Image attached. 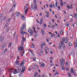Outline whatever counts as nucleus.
Listing matches in <instances>:
<instances>
[{"mask_svg": "<svg viewBox=\"0 0 77 77\" xmlns=\"http://www.w3.org/2000/svg\"><path fill=\"white\" fill-rule=\"evenodd\" d=\"M74 44H75V47H77V43L75 41L74 42Z\"/></svg>", "mask_w": 77, "mask_h": 77, "instance_id": "412c9836", "label": "nucleus"}, {"mask_svg": "<svg viewBox=\"0 0 77 77\" xmlns=\"http://www.w3.org/2000/svg\"><path fill=\"white\" fill-rule=\"evenodd\" d=\"M22 39L23 41H25L26 40V38L24 37H22Z\"/></svg>", "mask_w": 77, "mask_h": 77, "instance_id": "aec40b11", "label": "nucleus"}, {"mask_svg": "<svg viewBox=\"0 0 77 77\" xmlns=\"http://www.w3.org/2000/svg\"><path fill=\"white\" fill-rule=\"evenodd\" d=\"M34 8L35 10H36L37 9V8H38V5H37V4L34 5Z\"/></svg>", "mask_w": 77, "mask_h": 77, "instance_id": "0eeeda50", "label": "nucleus"}, {"mask_svg": "<svg viewBox=\"0 0 77 77\" xmlns=\"http://www.w3.org/2000/svg\"><path fill=\"white\" fill-rule=\"evenodd\" d=\"M65 60L64 58H62V63H63V64H65Z\"/></svg>", "mask_w": 77, "mask_h": 77, "instance_id": "9b49d317", "label": "nucleus"}, {"mask_svg": "<svg viewBox=\"0 0 77 77\" xmlns=\"http://www.w3.org/2000/svg\"><path fill=\"white\" fill-rule=\"evenodd\" d=\"M6 24H8V23H6V24L5 25V27H7L8 25H6Z\"/></svg>", "mask_w": 77, "mask_h": 77, "instance_id": "603ef678", "label": "nucleus"}, {"mask_svg": "<svg viewBox=\"0 0 77 77\" xmlns=\"http://www.w3.org/2000/svg\"><path fill=\"white\" fill-rule=\"evenodd\" d=\"M68 45H69V46H71V45H72V44H71V42H69Z\"/></svg>", "mask_w": 77, "mask_h": 77, "instance_id": "cd10ccee", "label": "nucleus"}, {"mask_svg": "<svg viewBox=\"0 0 77 77\" xmlns=\"http://www.w3.org/2000/svg\"><path fill=\"white\" fill-rule=\"evenodd\" d=\"M42 77H45V74L44 73H43V75H42Z\"/></svg>", "mask_w": 77, "mask_h": 77, "instance_id": "8fccbe9b", "label": "nucleus"}, {"mask_svg": "<svg viewBox=\"0 0 77 77\" xmlns=\"http://www.w3.org/2000/svg\"><path fill=\"white\" fill-rule=\"evenodd\" d=\"M9 71H12V68H11L10 69Z\"/></svg>", "mask_w": 77, "mask_h": 77, "instance_id": "4d7b16f0", "label": "nucleus"}, {"mask_svg": "<svg viewBox=\"0 0 77 77\" xmlns=\"http://www.w3.org/2000/svg\"><path fill=\"white\" fill-rule=\"evenodd\" d=\"M54 37L55 38H57V35H54Z\"/></svg>", "mask_w": 77, "mask_h": 77, "instance_id": "49530a36", "label": "nucleus"}, {"mask_svg": "<svg viewBox=\"0 0 77 77\" xmlns=\"http://www.w3.org/2000/svg\"><path fill=\"white\" fill-rule=\"evenodd\" d=\"M51 66L54 65V64L53 63H51Z\"/></svg>", "mask_w": 77, "mask_h": 77, "instance_id": "e2e57ef3", "label": "nucleus"}, {"mask_svg": "<svg viewBox=\"0 0 77 77\" xmlns=\"http://www.w3.org/2000/svg\"><path fill=\"white\" fill-rule=\"evenodd\" d=\"M27 11H28V8L26 9L25 11V14H27Z\"/></svg>", "mask_w": 77, "mask_h": 77, "instance_id": "c756f323", "label": "nucleus"}, {"mask_svg": "<svg viewBox=\"0 0 77 77\" xmlns=\"http://www.w3.org/2000/svg\"><path fill=\"white\" fill-rule=\"evenodd\" d=\"M60 66H61V67H62V66H64L63 65L64 64H63V63L62 62V61H61V60H60Z\"/></svg>", "mask_w": 77, "mask_h": 77, "instance_id": "39448f33", "label": "nucleus"}, {"mask_svg": "<svg viewBox=\"0 0 77 77\" xmlns=\"http://www.w3.org/2000/svg\"><path fill=\"white\" fill-rule=\"evenodd\" d=\"M22 19L23 20H25V19H26V17L24 16L23 17H22Z\"/></svg>", "mask_w": 77, "mask_h": 77, "instance_id": "2f4dec72", "label": "nucleus"}, {"mask_svg": "<svg viewBox=\"0 0 77 77\" xmlns=\"http://www.w3.org/2000/svg\"><path fill=\"white\" fill-rule=\"evenodd\" d=\"M14 14H15V13H13L11 15V17H13V16H14Z\"/></svg>", "mask_w": 77, "mask_h": 77, "instance_id": "a18cd8bd", "label": "nucleus"}, {"mask_svg": "<svg viewBox=\"0 0 77 77\" xmlns=\"http://www.w3.org/2000/svg\"><path fill=\"white\" fill-rule=\"evenodd\" d=\"M16 4H14V6L12 7L13 8H15V6H16Z\"/></svg>", "mask_w": 77, "mask_h": 77, "instance_id": "e433bc0d", "label": "nucleus"}, {"mask_svg": "<svg viewBox=\"0 0 77 77\" xmlns=\"http://www.w3.org/2000/svg\"><path fill=\"white\" fill-rule=\"evenodd\" d=\"M34 76L35 77H36V76H37V75H36V74H35L34 75Z\"/></svg>", "mask_w": 77, "mask_h": 77, "instance_id": "774afa93", "label": "nucleus"}, {"mask_svg": "<svg viewBox=\"0 0 77 77\" xmlns=\"http://www.w3.org/2000/svg\"><path fill=\"white\" fill-rule=\"evenodd\" d=\"M63 32H64L63 30L60 31V34H62V33H63Z\"/></svg>", "mask_w": 77, "mask_h": 77, "instance_id": "bb28decb", "label": "nucleus"}, {"mask_svg": "<svg viewBox=\"0 0 77 77\" xmlns=\"http://www.w3.org/2000/svg\"><path fill=\"white\" fill-rule=\"evenodd\" d=\"M20 70L21 69L20 68H19L17 69V71H18V72H20Z\"/></svg>", "mask_w": 77, "mask_h": 77, "instance_id": "58836bf2", "label": "nucleus"}, {"mask_svg": "<svg viewBox=\"0 0 77 77\" xmlns=\"http://www.w3.org/2000/svg\"><path fill=\"white\" fill-rule=\"evenodd\" d=\"M41 49L42 50L43 49V44H41Z\"/></svg>", "mask_w": 77, "mask_h": 77, "instance_id": "393cba45", "label": "nucleus"}, {"mask_svg": "<svg viewBox=\"0 0 77 77\" xmlns=\"http://www.w3.org/2000/svg\"><path fill=\"white\" fill-rule=\"evenodd\" d=\"M33 60H34V61H36V58H35L33 57Z\"/></svg>", "mask_w": 77, "mask_h": 77, "instance_id": "69168bd1", "label": "nucleus"}, {"mask_svg": "<svg viewBox=\"0 0 77 77\" xmlns=\"http://www.w3.org/2000/svg\"><path fill=\"white\" fill-rule=\"evenodd\" d=\"M37 36H38V35L35 34L34 35L35 38H36V37H37Z\"/></svg>", "mask_w": 77, "mask_h": 77, "instance_id": "4c0bfd02", "label": "nucleus"}, {"mask_svg": "<svg viewBox=\"0 0 77 77\" xmlns=\"http://www.w3.org/2000/svg\"><path fill=\"white\" fill-rule=\"evenodd\" d=\"M12 43H10L9 45H8V47H11V45H12Z\"/></svg>", "mask_w": 77, "mask_h": 77, "instance_id": "c9c22d12", "label": "nucleus"}, {"mask_svg": "<svg viewBox=\"0 0 77 77\" xmlns=\"http://www.w3.org/2000/svg\"><path fill=\"white\" fill-rule=\"evenodd\" d=\"M19 63H20V62L19 61H18L17 62H16L15 63L16 64V65H18Z\"/></svg>", "mask_w": 77, "mask_h": 77, "instance_id": "473e14b6", "label": "nucleus"}, {"mask_svg": "<svg viewBox=\"0 0 77 77\" xmlns=\"http://www.w3.org/2000/svg\"><path fill=\"white\" fill-rule=\"evenodd\" d=\"M5 44H6V43H4L3 45L2 46V49L3 50V49H4V48L6 46V45H5Z\"/></svg>", "mask_w": 77, "mask_h": 77, "instance_id": "9d476101", "label": "nucleus"}, {"mask_svg": "<svg viewBox=\"0 0 77 77\" xmlns=\"http://www.w3.org/2000/svg\"><path fill=\"white\" fill-rule=\"evenodd\" d=\"M26 8H27V7H26V6H25L24 7V10H25L26 9Z\"/></svg>", "mask_w": 77, "mask_h": 77, "instance_id": "3c124183", "label": "nucleus"}, {"mask_svg": "<svg viewBox=\"0 0 77 77\" xmlns=\"http://www.w3.org/2000/svg\"><path fill=\"white\" fill-rule=\"evenodd\" d=\"M63 48L64 50H65V49L66 48V47H65V45H63Z\"/></svg>", "mask_w": 77, "mask_h": 77, "instance_id": "c85d7f7f", "label": "nucleus"}, {"mask_svg": "<svg viewBox=\"0 0 77 77\" xmlns=\"http://www.w3.org/2000/svg\"><path fill=\"white\" fill-rule=\"evenodd\" d=\"M69 24H67V25H66V26L67 27H69Z\"/></svg>", "mask_w": 77, "mask_h": 77, "instance_id": "338daca9", "label": "nucleus"}, {"mask_svg": "<svg viewBox=\"0 0 77 77\" xmlns=\"http://www.w3.org/2000/svg\"><path fill=\"white\" fill-rule=\"evenodd\" d=\"M25 28H26V23H24L23 24L22 27H20V33H21L22 35H23L24 33H25L26 35L27 34V32H23V31L24 30Z\"/></svg>", "mask_w": 77, "mask_h": 77, "instance_id": "f257e3e1", "label": "nucleus"}, {"mask_svg": "<svg viewBox=\"0 0 77 77\" xmlns=\"http://www.w3.org/2000/svg\"><path fill=\"white\" fill-rule=\"evenodd\" d=\"M30 35H32V34H33V32L31 30V32H30Z\"/></svg>", "mask_w": 77, "mask_h": 77, "instance_id": "f3484780", "label": "nucleus"}, {"mask_svg": "<svg viewBox=\"0 0 77 77\" xmlns=\"http://www.w3.org/2000/svg\"><path fill=\"white\" fill-rule=\"evenodd\" d=\"M16 15L17 17H20V13L18 12L16 13Z\"/></svg>", "mask_w": 77, "mask_h": 77, "instance_id": "f8f14e48", "label": "nucleus"}, {"mask_svg": "<svg viewBox=\"0 0 77 77\" xmlns=\"http://www.w3.org/2000/svg\"><path fill=\"white\" fill-rule=\"evenodd\" d=\"M45 50H48V47H45Z\"/></svg>", "mask_w": 77, "mask_h": 77, "instance_id": "6e6d98bb", "label": "nucleus"}, {"mask_svg": "<svg viewBox=\"0 0 77 77\" xmlns=\"http://www.w3.org/2000/svg\"><path fill=\"white\" fill-rule=\"evenodd\" d=\"M61 67L62 70H64L65 69V66H64Z\"/></svg>", "mask_w": 77, "mask_h": 77, "instance_id": "6ab92c4d", "label": "nucleus"}, {"mask_svg": "<svg viewBox=\"0 0 77 77\" xmlns=\"http://www.w3.org/2000/svg\"><path fill=\"white\" fill-rule=\"evenodd\" d=\"M73 68H71L70 69V72L71 73H73V74L74 76L75 77H76V75H77V74L75 73V72L73 70Z\"/></svg>", "mask_w": 77, "mask_h": 77, "instance_id": "f03ea898", "label": "nucleus"}, {"mask_svg": "<svg viewBox=\"0 0 77 77\" xmlns=\"http://www.w3.org/2000/svg\"><path fill=\"white\" fill-rule=\"evenodd\" d=\"M55 5H56L55 6H54V8H56V7H57V1L56 2Z\"/></svg>", "mask_w": 77, "mask_h": 77, "instance_id": "4468645a", "label": "nucleus"}, {"mask_svg": "<svg viewBox=\"0 0 77 77\" xmlns=\"http://www.w3.org/2000/svg\"><path fill=\"white\" fill-rule=\"evenodd\" d=\"M45 65V64H43L41 65V67H44Z\"/></svg>", "mask_w": 77, "mask_h": 77, "instance_id": "b1692460", "label": "nucleus"}, {"mask_svg": "<svg viewBox=\"0 0 77 77\" xmlns=\"http://www.w3.org/2000/svg\"><path fill=\"white\" fill-rule=\"evenodd\" d=\"M44 26H43L44 27L43 28L44 29H46V27H47V25H46V24H45L44 23Z\"/></svg>", "mask_w": 77, "mask_h": 77, "instance_id": "4be33fe9", "label": "nucleus"}, {"mask_svg": "<svg viewBox=\"0 0 77 77\" xmlns=\"http://www.w3.org/2000/svg\"><path fill=\"white\" fill-rule=\"evenodd\" d=\"M37 2L36 0H33V3L34 4V5H36V3Z\"/></svg>", "mask_w": 77, "mask_h": 77, "instance_id": "a211bd4d", "label": "nucleus"}, {"mask_svg": "<svg viewBox=\"0 0 77 77\" xmlns=\"http://www.w3.org/2000/svg\"><path fill=\"white\" fill-rule=\"evenodd\" d=\"M66 42H65V43H66V44H68V39H67L68 38H66Z\"/></svg>", "mask_w": 77, "mask_h": 77, "instance_id": "72a5a7b5", "label": "nucleus"}, {"mask_svg": "<svg viewBox=\"0 0 77 77\" xmlns=\"http://www.w3.org/2000/svg\"><path fill=\"white\" fill-rule=\"evenodd\" d=\"M51 27L52 28H53H53H54V26L53 25H51Z\"/></svg>", "mask_w": 77, "mask_h": 77, "instance_id": "79ce46f5", "label": "nucleus"}, {"mask_svg": "<svg viewBox=\"0 0 77 77\" xmlns=\"http://www.w3.org/2000/svg\"><path fill=\"white\" fill-rule=\"evenodd\" d=\"M66 69L67 71H68L69 70V68H66Z\"/></svg>", "mask_w": 77, "mask_h": 77, "instance_id": "864d4df0", "label": "nucleus"}, {"mask_svg": "<svg viewBox=\"0 0 77 77\" xmlns=\"http://www.w3.org/2000/svg\"><path fill=\"white\" fill-rule=\"evenodd\" d=\"M74 17H75V18L77 19V14L76 13H75V16Z\"/></svg>", "mask_w": 77, "mask_h": 77, "instance_id": "5701e85b", "label": "nucleus"}, {"mask_svg": "<svg viewBox=\"0 0 77 77\" xmlns=\"http://www.w3.org/2000/svg\"><path fill=\"white\" fill-rule=\"evenodd\" d=\"M24 70H23L21 71V73H23V72H24Z\"/></svg>", "mask_w": 77, "mask_h": 77, "instance_id": "13d9d810", "label": "nucleus"}, {"mask_svg": "<svg viewBox=\"0 0 77 77\" xmlns=\"http://www.w3.org/2000/svg\"><path fill=\"white\" fill-rule=\"evenodd\" d=\"M9 30V28H7V29L6 31V33H7V32H8V31Z\"/></svg>", "mask_w": 77, "mask_h": 77, "instance_id": "7c9ffc66", "label": "nucleus"}, {"mask_svg": "<svg viewBox=\"0 0 77 77\" xmlns=\"http://www.w3.org/2000/svg\"><path fill=\"white\" fill-rule=\"evenodd\" d=\"M26 69V67L25 66H23L22 68V70H24L25 71V70Z\"/></svg>", "mask_w": 77, "mask_h": 77, "instance_id": "dca6fc26", "label": "nucleus"}, {"mask_svg": "<svg viewBox=\"0 0 77 77\" xmlns=\"http://www.w3.org/2000/svg\"><path fill=\"white\" fill-rule=\"evenodd\" d=\"M24 50V48L23 47H20V48L18 47V50L19 51H20L21 52L23 50Z\"/></svg>", "mask_w": 77, "mask_h": 77, "instance_id": "7ed1b4c3", "label": "nucleus"}, {"mask_svg": "<svg viewBox=\"0 0 77 77\" xmlns=\"http://www.w3.org/2000/svg\"><path fill=\"white\" fill-rule=\"evenodd\" d=\"M63 11H64V14H66V11L63 10Z\"/></svg>", "mask_w": 77, "mask_h": 77, "instance_id": "bf43d9fd", "label": "nucleus"}, {"mask_svg": "<svg viewBox=\"0 0 77 77\" xmlns=\"http://www.w3.org/2000/svg\"><path fill=\"white\" fill-rule=\"evenodd\" d=\"M13 73L14 74H17V73H18L17 69H16L14 70V71L13 72Z\"/></svg>", "mask_w": 77, "mask_h": 77, "instance_id": "423d86ee", "label": "nucleus"}, {"mask_svg": "<svg viewBox=\"0 0 77 77\" xmlns=\"http://www.w3.org/2000/svg\"><path fill=\"white\" fill-rule=\"evenodd\" d=\"M65 37H63L61 41H63V42H65Z\"/></svg>", "mask_w": 77, "mask_h": 77, "instance_id": "2eb2a0df", "label": "nucleus"}, {"mask_svg": "<svg viewBox=\"0 0 77 77\" xmlns=\"http://www.w3.org/2000/svg\"><path fill=\"white\" fill-rule=\"evenodd\" d=\"M29 51H30V52H31V53H32V54L33 56H34L35 55V54H34V53H33V52H32V51L30 50Z\"/></svg>", "mask_w": 77, "mask_h": 77, "instance_id": "a878e982", "label": "nucleus"}, {"mask_svg": "<svg viewBox=\"0 0 77 77\" xmlns=\"http://www.w3.org/2000/svg\"><path fill=\"white\" fill-rule=\"evenodd\" d=\"M11 21V19H9L8 20H6V21H8V22H9Z\"/></svg>", "mask_w": 77, "mask_h": 77, "instance_id": "ea45409f", "label": "nucleus"}, {"mask_svg": "<svg viewBox=\"0 0 77 77\" xmlns=\"http://www.w3.org/2000/svg\"><path fill=\"white\" fill-rule=\"evenodd\" d=\"M58 8L59 9H58V11H60V7H59V6H58Z\"/></svg>", "mask_w": 77, "mask_h": 77, "instance_id": "a19ab883", "label": "nucleus"}, {"mask_svg": "<svg viewBox=\"0 0 77 77\" xmlns=\"http://www.w3.org/2000/svg\"><path fill=\"white\" fill-rule=\"evenodd\" d=\"M41 22H42V23H43V19L42 18L41 19V20H40Z\"/></svg>", "mask_w": 77, "mask_h": 77, "instance_id": "de8ad7c7", "label": "nucleus"}, {"mask_svg": "<svg viewBox=\"0 0 77 77\" xmlns=\"http://www.w3.org/2000/svg\"><path fill=\"white\" fill-rule=\"evenodd\" d=\"M68 75H69V76L71 77V73H68Z\"/></svg>", "mask_w": 77, "mask_h": 77, "instance_id": "37998d69", "label": "nucleus"}, {"mask_svg": "<svg viewBox=\"0 0 77 77\" xmlns=\"http://www.w3.org/2000/svg\"><path fill=\"white\" fill-rule=\"evenodd\" d=\"M8 51V49H6L5 50H4V51H5V52H6L7 51Z\"/></svg>", "mask_w": 77, "mask_h": 77, "instance_id": "5fc2aeb1", "label": "nucleus"}, {"mask_svg": "<svg viewBox=\"0 0 77 77\" xmlns=\"http://www.w3.org/2000/svg\"><path fill=\"white\" fill-rule=\"evenodd\" d=\"M60 42H61V45H59V48H61V47H62V45L64 44V42H63L62 41H60Z\"/></svg>", "mask_w": 77, "mask_h": 77, "instance_id": "20e7f679", "label": "nucleus"}, {"mask_svg": "<svg viewBox=\"0 0 77 77\" xmlns=\"http://www.w3.org/2000/svg\"><path fill=\"white\" fill-rule=\"evenodd\" d=\"M46 40L47 41V42H49V40H48L47 39H46Z\"/></svg>", "mask_w": 77, "mask_h": 77, "instance_id": "680f3d73", "label": "nucleus"}, {"mask_svg": "<svg viewBox=\"0 0 77 77\" xmlns=\"http://www.w3.org/2000/svg\"><path fill=\"white\" fill-rule=\"evenodd\" d=\"M6 20V16H4L2 19V21H5Z\"/></svg>", "mask_w": 77, "mask_h": 77, "instance_id": "6e6552de", "label": "nucleus"}, {"mask_svg": "<svg viewBox=\"0 0 77 77\" xmlns=\"http://www.w3.org/2000/svg\"><path fill=\"white\" fill-rule=\"evenodd\" d=\"M49 6L50 7V8H52V7H53V6L51 5H50Z\"/></svg>", "mask_w": 77, "mask_h": 77, "instance_id": "0e129e2a", "label": "nucleus"}, {"mask_svg": "<svg viewBox=\"0 0 77 77\" xmlns=\"http://www.w3.org/2000/svg\"><path fill=\"white\" fill-rule=\"evenodd\" d=\"M16 34V32H14L13 34V38H15V34Z\"/></svg>", "mask_w": 77, "mask_h": 77, "instance_id": "f704fd0d", "label": "nucleus"}, {"mask_svg": "<svg viewBox=\"0 0 77 77\" xmlns=\"http://www.w3.org/2000/svg\"><path fill=\"white\" fill-rule=\"evenodd\" d=\"M41 32H42V35H44L45 33V32H44V30L43 29H41Z\"/></svg>", "mask_w": 77, "mask_h": 77, "instance_id": "1a4fd4ad", "label": "nucleus"}, {"mask_svg": "<svg viewBox=\"0 0 77 77\" xmlns=\"http://www.w3.org/2000/svg\"><path fill=\"white\" fill-rule=\"evenodd\" d=\"M71 7H70V8H73V7H72V4H71Z\"/></svg>", "mask_w": 77, "mask_h": 77, "instance_id": "052dcab7", "label": "nucleus"}, {"mask_svg": "<svg viewBox=\"0 0 77 77\" xmlns=\"http://www.w3.org/2000/svg\"><path fill=\"white\" fill-rule=\"evenodd\" d=\"M23 45H24L23 44L21 45L20 47H23Z\"/></svg>", "mask_w": 77, "mask_h": 77, "instance_id": "09e8293b", "label": "nucleus"}, {"mask_svg": "<svg viewBox=\"0 0 77 77\" xmlns=\"http://www.w3.org/2000/svg\"><path fill=\"white\" fill-rule=\"evenodd\" d=\"M21 44L23 45L24 44V41H22V42H21Z\"/></svg>", "mask_w": 77, "mask_h": 77, "instance_id": "c03bdc74", "label": "nucleus"}, {"mask_svg": "<svg viewBox=\"0 0 77 77\" xmlns=\"http://www.w3.org/2000/svg\"><path fill=\"white\" fill-rule=\"evenodd\" d=\"M24 60L23 61H22L21 64H20V66H23L24 65Z\"/></svg>", "mask_w": 77, "mask_h": 77, "instance_id": "ddd939ff", "label": "nucleus"}]
</instances>
